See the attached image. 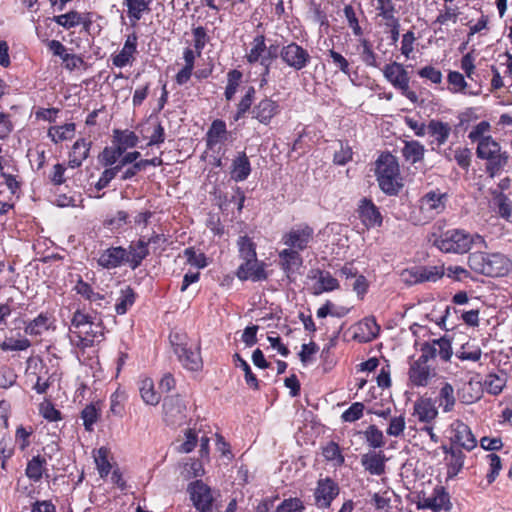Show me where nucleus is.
I'll return each instance as SVG.
<instances>
[{
	"mask_svg": "<svg viewBox=\"0 0 512 512\" xmlns=\"http://www.w3.org/2000/svg\"><path fill=\"white\" fill-rule=\"evenodd\" d=\"M435 375V369L419 359L410 364L408 376L412 386L426 387Z\"/></svg>",
	"mask_w": 512,
	"mask_h": 512,
	"instance_id": "14",
	"label": "nucleus"
},
{
	"mask_svg": "<svg viewBox=\"0 0 512 512\" xmlns=\"http://www.w3.org/2000/svg\"><path fill=\"white\" fill-rule=\"evenodd\" d=\"M147 132L152 129L151 135L149 136L148 146L159 145L165 140L164 127L157 120H149L146 123Z\"/></svg>",
	"mask_w": 512,
	"mask_h": 512,
	"instance_id": "51",
	"label": "nucleus"
},
{
	"mask_svg": "<svg viewBox=\"0 0 512 512\" xmlns=\"http://www.w3.org/2000/svg\"><path fill=\"white\" fill-rule=\"evenodd\" d=\"M137 41L138 37L136 33L129 34L122 49L117 54L111 56L112 64L118 68L131 65L137 53Z\"/></svg>",
	"mask_w": 512,
	"mask_h": 512,
	"instance_id": "18",
	"label": "nucleus"
},
{
	"mask_svg": "<svg viewBox=\"0 0 512 512\" xmlns=\"http://www.w3.org/2000/svg\"><path fill=\"white\" fill-rule=\"evenodd\" d=\"M123 153L118 146L116 148L106 147L101 153L100 161L106 167L113 166Z\"/></svg>",
	"mask_w": 512,
	"mask_h": 512,
	"instance_id": "64",
	"label": "nucleus"
},
{
	"mask_svg": "<svg viewBox=\"0 0 512 512\" xmlns=\"http://www.w3.org/2000/svg\"><path fill=\"white\" fill-rule=\"evenodd\" d=\"M337 145L338 149H336L334 152V163L338 165H345L350 160H352V148L347 142L344 141H338Z\"/></svg>",
	"mask_w": 512,
	"mask_h": 512,
	"instance_id": "55",
	"label": "nucleus"
},
{
	"mask_svg": "<svg viewBox=\"0 0 512 512\" xmlns=\"http://www.w3.org/2000/svg\"><path fill=\"white\" fill-rule=\"evenodd\" d=\"M53 21L65 29H70L82 23V16L76 11H70L66 14L54 16Z\"/></svg>",
	"mask_w": 512,
	"mask_h": 512,
	"instance_id": "54",
	"label": "nucleus"
},
{
	"mask_svg": "<svg viewBox=\"0 0 512 512\" xmlns=\"http://www.w3.org/2000/svg\"><path fill=\"white\" fill-rule=\"evenodd\" d=\"M98 418L99 412L94 404L87 405L81 412V419L87 431L93 430V425L97 422Z\"/></svg>",
	"mask_w": 512,
	"mask_h": 512,
	"instance_id": "58",
	"label": "nucleus"
},
{
	"mask_svg": "<svg viewBox=\"0 0 512 512\" xmlns=\"http://www.w3.org/2000/svg\"><path fill=\"white\" fill-rule=\"evenodd\" d=\"M308 277L316 280V283L313 286L314 295H320L323 292L333 291L339 287L338 280L334 278L328 271L313 269L310 271Z\"/></svg>",
	"mask_w": 512,
	"mask_h": 512,
	"instance_id": "19",
	"label": "nucleus"
},
{
	"mask_svg": "<svg viewBox=\"0 0 512 512\" xmlns=\"http://www.w3.org/2000/svg\"><path fill=\"white\" fill-rule=\"evenodd\" d=\"M75 133V124L66 123L60 126L51 127L48 130V136L54 143H59L64 140L71 139Z\"/></svg>",
	"mask_w": 512,
	"mask_h": 512,
	"instance_id": "39",
	"label": "nucleus"
},
{
	"mask_svg": "<svg viewBox=\"0 0 512 512\" xmlns=\"http://www.w3.org/2000/svg\"><path fill=\"white\" fill-rule=\"evenodd\" d=\"M385 79L397 90L401 92L412 103L418 102L416 92L410 90V77L404 66L398 62L385 65L383 69Z\"/></svg>",
	"mask_w": 512,
	"mask_h": 512,
	"instance_id": "6",
	"label": "nucleus"
},
{
	"mask_svg": "<svg viewBox=\"0 0 512 512\" xmlns=\"http://www.w3.org/2000/svg\"><path fill=\"white\" fill-rule=\"evenodd\" d=\"M185 336L178 333L170 335V342L174 347V353L184 368L190 371H199L202 366L200 348L197 344L185 340Z\"/></svg>",
	"mask_w": 512,
	"mask_h": 512,
	"instance_id": "5",
	"label": "nucleus"
},
{
	"mask_svg": "<svg viewBox=\"0 0 512 512\" xmlns=\"http://www.w3.org/2000/svg\"><path fill=\"white\" fill-rule=\"evenodd\" d=\"M279 257L281 260V267L287 276L298 270L303 263V259L297 250L284 249L279 253Z\"/></svg>",
	"mask_w": 512,
	"mask_h": 512,
	"instance_id": "31",
	"label": "nucleus"
},
{
	"mask_svg": "<svg viewBox=\"0 0 512 512\" xmlns=\"http://www.w3.org/2000/svg\"><path fill=\"white\" fill-rule=\"evenodd\" d=\"M451 440L468 451L474 449L477 445L476 438L469 426L460 420H455L451 424Z\"/></svg>",
	"mask_w": 512,
	"mask_h": 512,
	"instance_id": "16",
	"label": "nucleus"
},
{
	"mask_svg": "<svg viewBox=\"0 0 512 512\" xmlns=\"http://www.w3.org/2000/svg\"><path fill=\"white\" fill-rule=\"evenodd\" d=\"M251 173V164L245 152L238 153L232 161L231 178L236 182L244 181Z\"/></svg>",
	"mask_w": 512,
	"mask_h": 512,
	"instance_id": "28",
	"label": "nucleus"
},
{
	"mask_svg": "<svg viewBox=\"0 0 512 512\" xmlns=\"http://www.w3.org/2000/svg\"><path fill=\"white\" fill-rule=\"evenodd\" d=\"M428 240L439 251L447 254H465L473 246L487 248L485 239L477 233L471 234L460 228L443 230L440 225L433 227Z\"/></svg>",
	"mask_w": 512,
	"mask_h": 512,
	"instance_id": "1",
	"label": "nucleus"
},
{
	"mask_svg": "<svg viewBox=\"0 0 512 512\" xmlns=\"http://www.w3.org/2000/svg\"><path fill=\"white\" fill-rule=\"evenodd\" d=\"M31 346V342L27 338L13 339L8 338L0 344L3 351H24Z\"/></svg>",
	"mask_w": 512,
	"mask_h": 512,
	"instance_id": "60",
	"label": "nucleus"
},
{
	"mask_svg": "<svg viewBox=\"0 0 512 512\" xmlns=\"http://www.w3.org/2000/svg\"><path fill=\"white\" fill-rule=\"evenodd\" d=\"M447 201V193L441 192L440 189H433L426 192L419 200L420 209L428 217L434 218L445 210Z\"/></svg>",
	"mask_w": 512,
	"mask_h": 512,
	"instance_id": "10",
	"label": "nucleus"
},
{
	"mask_svg": "<svg viewBox=\"0 0 512 512\" xmlns=\"http://www.w3.org/2000/svg\"><path fill=\"white\" fill-rule=\"evenodd\" d=\"M491 130V125L488 121H481L476 124L468 133V138L472 142H477V146L485 143L487 140H494L492 136L488 135Z\"/></svg>",
	"mask_w": 512,
	"mask_h": 512,
	"instance_id": "37",
	"label": "nucleus"
},
{
	"mask_svg": "<svg viewBox=\"0 0 512 512\" xmlns=\"http://www.w3.org/2000/svg\"><path fill=\"white\" fill-rule=\"evenodd\" d=\"M364 408V404L361 402L353 403L347 410L342 413V421L351 423L359 420L363 416Z\"/></svg>",
	"mask_w": 512,
	"mask_h": 512,
	"instance_id": "62",
	"label": "nucleus"
},
{
	"mask_svg": "<svg viewBox=\"0 0 512 512\" xmlns=\"http://www.w3.org/2000/svg\"><path fill=\"white\" fill-rule=\"evenodd\" d=\"M184 255L187 259V262L192 266H195L200 269L207 266L205 254L201 252H196L194 248H186L184 251Z\"/></svg>",
	"mask_w": 512,
	"mask_h": 512,
	"instance_id": "63",
	"label": "nucleus"
},
{
	"mask_svg": "<svg viewBox=\"0 0 512 512\" xmlns=\"http://www.w3.org/2000/svg\"><path fill=\"white\" fill-rule=\"evenodd\" d=\"M51 326V320L46 313H40L35 319L29 321L25 327L24 332L30 336H40L48 331Z\"/></svg>",
	"mask_w": 512,
	"mask_h": 512,
	"instance_id": "33",
	"label": "nucleus"
},
{
	"mask_svg": "<svg viewBox=\"0 0 512 512\" xmlns=\"http://www.w3.org/2000/svg\"><path fill=\"white\" fill-rule=\"evenodd\" d=\"M314 231L311 227L304 225L292 228L287 232L283 238V243L288 246V249L303 251L306 249L313 239Z\"/></svg>",
	"mask_w": 512,
	"mask_h": 512,
	"instance_id": "12",
	"label": "nucleus"
},
{
	"mask_svg": "<svg viewBox=\"0 0 512 512\" xmlns=\"http://www.w3.org/2000/svg\"><path fill=\"white\" fill-rule=\"evenodd\" d=\"M445 275V267L443 265H435V266H420V274L418 276L421 280V283L424 282H437L442 279Z\"/></svg>",
	"mask_w": 512,
	"mask_h": 512,
	"instance_id": "42",
	"label": "nucleus"
},
{
	"mask_svg": "<svg viewBox=\"0 0 512 512\" xmlns=\"http://www.w3.org/2000/svg\"><path fill=\"white\" fill-rule=\"evenodd\" d=\"M305 506L300 498L290 497L284 499L274 510V512H303Z\"/></svg>",
	"mask_w": 512,
	"mask_h": 512,
	"instance_id": "56",
	"label": "nucleus"
},
{
	"mask_svg": "<svg viewBox=\"0 0 512 512\" xmlns=\"http://www.w3.org/2000/svg\"><path fill=\"white\" fill-rule=\"evenodd\" d=\"M109 451L106 447H100L94 454V460L100 477H106L111 470V464L108 460Z\"/></svg>",
	"mask_w": 512,
	"mask_h": 512,
	"instance_id": "49",
	"label": "nucleus"
},
{
	"mask_svg": "<svg viewBox=\"0 0 512 512\" xmlns=\"http://www.w3.org/2000/svg\"><path fill=\"white\" fill-rule=\"evenodd\" d=\"M46 464L47 462L44 457L40 455L32 457L27 463L26 476L33 482H39L46 470Z\"/></svg>",
	"mask_w": 512,
	"mask_h": 512,
	"instance_id": "35",
	"label": "nucleus"
},
{
	"mask_svg": "<svg viewBox=\"0 0 512 512\" xmlns=\"http://www.w3.org/2000/svg\"><path fill=\"white\" fill-rule=\"evenodd\" d=\"M233 359L235 365L240 367L244 371L246 384L255 390L259 389V381L256 375L252 372L247 361L244 360L239 354H234Z\"/></svg>",
	"mask_w": 512,
	"mask_h": 512,
	"instance_id": "47",
	"label": "nucleus"
},
{
	"mask_svg": "<svg viewBox=\"0 0 512 512\" xmlns=\"http://www.w3.org/2000/svg\"><path fill=\"white\" fill-rule=\"evenodd\" d=\"M386 457L382 451L368 452L361 456V465L371 475L380 476L385 473Z\"/></svg>",
	"mask_w": 512,
	"mask_h": 512,
	"instance_id": "24",
	"label": "nucleus"
},
{
	"mask_svg": "<svg viewBox=\"0 0 512 512\" xmlns=\"http://www.w3.org/2000/svg\"><path fill=\"white\" fill-rule=\"evenodd\" d=\"M240 280H252V281H263L267 278V274L264 269V264L259 263L257 258L255 260L244 261L236 273Z\"/></svg>",
	"mask_w": 512,
	"mask_h": 512,
	"instance_id": "22",
	"label": "nucleus"
},
{
	"mask_svg": "<svg viewBox=\"0 0 512 512\" xmlns=\"http://www.w3.org/2000/svg\"><path fill=\"white\" fill-rule=\"evenodd\" d=\"M127 250L121 246L110 247L104 250L98 257L97 263L105 269H113L126 263Z\"/></svg>",
	"mask_w": 512,
	"mask_h": 512,
	"instance_id": "21",
	"label": "nucleus"
},
{
	"mask_svg": "<svg viewBox=\"0 0 512 512\" xmlns=\"http://www.w3.org/2000/svg\"><path fill=\"white\" fill-rule=\"evenodd\" d=\"M127 250L126 263L131 269L138 268L142 261L149 255V248L146 245L145 237L140 238L137 242L131 243Z\"/></svg>",
	"mask_w": 512,
	"mask_h": 512,
	"instance_id": "26",
	"label": "nucleus"
},
{
	"mask_svg": "<svg viewBox=\"0 0 512 512\" xmlns=\"http://www.w3.org/2000/svg\"><path fill=\"white\" fill-rule=\"evenodd\" d=\"M413 415L419 422L430 423L437 417L438 410L432 399L420 398L414 403Z\"/></svg>",
	"mask_w": 512,
	"mask_h": 512,
	"instance_id": "25",
	"label": "nucleus"
},
{
	"mask_svg": "<svg viewBox=\"0 0 512 512\" xmlns=\"http://www.w3.org/2000/svg\"><path fill=\"white\" fill-rule=\"evenodd\" d=\"M134 302V291L129 286L122 289L120 292V296L118 297L117 302L115 304V310L117 314H125L128 311V309L134 304Z\"/></svg>",
	"mask_w": 512,
	"mask_h": 512,
	"instance_id": "44",
	"label": "nucleus"
},
{
	"mask_svg": "<svg viewBox=\"0 0 512 512\" xmlns=\"http://www.w3.org/2000/svg\"><path fill=\"white\" fill-rule=\"evenodd\" d=\"M281 111L278 101L269 97H264L251 110L253 118L257 119L261 124H270L273 117Z\"/></svg>",
	"mask_w": 512,
	"mask_h": 512,
	"instance_id": "17",
	"label": "nucleus"
},
{
	"mask_svg": "<svg viewBox=\"0 0 512 512\" xmlns=\"http://www.w3.org/2000/svg\"><path fill=\"white\" fill-rule=\"evenodd\" d=\"M188 491L195 508L201 512H208L212 507V495L209 487L202 481H195L189 485Z\"/></svg>",
	"mask_w": 512,
	"mask_h": 512,
	"instance_id": "15",
	"label": "nucleus"
},
{
	"mask_svg": "<svg viewBox=\"0 0 512 512\" xmlns=\"http://www.w3.org/2000/svg\"><path fill=\"white\" fill-rule=\"evenodd\" d=\"M91 142L85 139L77 140L69 154L68 165L71 168H78L82 165L83 161L89 156Z\"/></svg>",
	"mask_w": 512,
	"mask_h": 512,
	"instance_id": "29",
	"label": "nucleus"
},
{
	"mask_svg": "<svg viewBox=\"0 0 512 512\" xmlns=\"http://www.w3.org/2000/svg\"><path fill=\"white\" fill-rule=\"evenodd\" d=\"M445 453V462L447 465V476L449 478L455 477L463 468L465 454L460 448L442 446Z\"/></svg>",
	"mask_w": 512,
	"mask_h": 512,
	"instance_id": "23",
	"label": "nucleus"
},
{
	"mask_svg": "<svg viewBox=\"0 0 512 512\" xmlns=\"http://www.w3.org/2000/svg\"><path fill=\"white\" fill-rule=\"evenodd\" d=\"M416 506L418 510L430 509L435 512L440 510L450 511L452 508L449 494L443 486H436L432 496L420 498Z\"/></svg>",
	"mask_w": 512,
	"mask_h": 512,
	"instance_id": "11",
	"label": "nucleus"
},
{
	"mask_svg": "<svg viewBox=\"0 0 512 512\" xmlns=\"http://www.w3.org/2000/svg\"><path fill=\"white\" fill-rule=\"evenodd\" d=\"M380 332V326L374 317H366L356 325L355 338L360 342H370L374 340Z\"/></svg>",
	"mask_w": 512,
	"mask_h": 512,
	"instance_id": "27",
	"label": "nucleus"
},
{
	"mask_svg": "<svg viewBox=\"0 0 512 512\" xmlns=\"http://www.w3.org/2000/svg\"><path fill=\"white\" fill-rule=\"evenodd\" d=\"M226 124L222 120H215L207 132V147L212 149L225 139Z\"/></svg>",
	"mask_w": 512,
	"mask_h": 512,
	"instance_id": "36",
	"label": "nucleus"
},
{
	"mask_svg": "<svg viewBox=\"0 0 512 512\" xmlns=\"http://www.w3.org/2000/svg\"><path fill=\"white\" fill-rule=\"evenodd\" d=\"M343 13L347 21L348 27L352 30L353 35L356 37H362L364 31L360 25L358 13L354 9V7L351 5H346L343 9Z\"/></svg>",
	"mask_w": 512,
	"mask_h": 512,
	"instance_id": "46",
	"label": "nucleus"
},
{
	"mask_svg": "<svg viewBox=\"0 0 512 512\" xmlns=\"http://www.w3.org/2000/svg\"><path fill=\"white\" fill-rule=\"evenodd\" d=\"M424 152V146L418 141L406 142L402 149L403 157L412 164L422 160Z\"/></svg>",
	"mask_w": 512,
	"mask_h": 512,
	"instance_id": "40",
	"label": "nucleus"
},
{
	"mask_svg": "<svg viewBox=\"0 0 512 512\" xmlns=\"http://www.w3.org/2000/svg\"><path fill=\"white\" fill-rule=\"evenodd\" d=\"M427 133L432 136L438 147L444 145L451 133V126L440 120L432 119L427 124Z\"/></svg>",
	"mask_w": 512,
	"mask_h": 512,
	"instance_id": "30",
	"label": "nucleus"
},
{
	"mask_svg": "<svg viewBox=\"0 0 512 512\" xmlns=\"http://www.w3.org/2000/svg\"><path fill=\"white\" fill-rule=\"evenodd\" d=\"M437 402L445 413L451 412L454 409L456 398L454 396V388L450 383L446 382L440 388Z\"/></svg>",
	"mask_w": 512,
	"mask_h": 512,
	"instance_id": "34",
	"label": "nucleus"
},
{
	"mask_svg": "<svg viewBox=\"0 0 512 512\" xmlns=\"http://www.w3.org/2000/svg\"><path fill=\"white\" fill-rule=\"evenodd\" d=\"M359 217L367 228L382 225V216L376 205L369 199L363 198L358 208Z\"/></svg>",
	"mask_w": 512,
	"mask_h": 512,
	"instance_id": "20",
	"label": "nucleus"
},
{
	"mask_svg": "<svg viewBox=\"0 0 512 512\" xmlns=\"http://www.w3.org/2000/svg\"><path fill=\"white\" fill-rule=\"evenodd\" d=\"M254 96L255 88L253 86L247 87L244 96L241 98L237 105V111L234 117L236 121L241 119L246 114V112H248L251 109Z\"/></svg>",
	"mask_w": 512,
	"mask_h": 512,
	"instance_id": "53",
	"label": "nucleus"
},
{
	"mask_svg": "<svg viewBox=\"0 0 512 512\" xmlns=\"http://www.w3.org/2000/svg\"><path fill=\"white\" fill-rule=\"evenodd\" d=\"M164 421L170 426H181L187 421V407L179 396H169L163 401Z\"/></svg>",
	"mask_w": 512,
	"mask_h": 512,
	"instance_id": "9",
	"label": "nucleus"
},
{
	"mask_svg": "<svg viewBox=\"0 0 512 512\" xmlns=\"http://www.w3.org/2000/svg\"><path fill=\"white\" fill-rule=\"evenodd\" d=\"M328 56L330 57L331 62L336 69L345 75H350V63L341 53L335 51L334 49H330L328 50Z\"/></svg>",
	"mask_w": 512,
	"mask_h": 512,
	"instance_id": "61",
	"label": "nucleus"
},
{
	"mask_svg": "<svg viewBox=\"0 0 512 512\" xmlns=\"http://www.w3.org/2000/svg\"><path fill=\"white\" fill-rule=\"evenodd\" d=\"M151 0H124V4L128 8V15L134 21H138L142 17V13L148 10Z\"/></svg>",
	"mask_w": 512,
	"mask_h": 512,
	"instance_id": "50",
	"label": "nucleus"
},
{
	"mask_svg": "<svg viewBox=\"0 0 512 512\" xmlns=\"http://www.w3.org/2000/svg\"><path fill=\"white\" fill-rule=\"evenodd\" d=\"M280 57V48L277 44L266 45L265 36L257 35L251 42V48L246 54V59L250 64H267L274 62Z\"/></svg>",
	"mask_w": 512,
	"mask_h": 512,
	"instance_id": "7",
	"label": "nucleus"
},
{
	"mask_svg": "<svg viewBox=\"0 0 512 512\" xmlns=\"http://www.w3.org/2000/svg\"><path fill=\"white\" fill-rule=\"evenodd\" d=\"M375 172L379 187L384 193L395 195L399 192L401 188L399 165L392 154H382L378 158Z\"/></svg>",
	"mask_w": 512,
	"mask_h": 512,
	"instance_id": "3",
	"label": "nucleus"
},
{
	"mask_svg": "<svg viewBox=\"0 0 512 512\" xmlns=\"http://www.w3.org/2000/svg\"><path fill=\"white\" fill-rule=\"evenodd\" d=\"M468 265L474 272L488 277L504 276L511 269L510 259L499 252H473L468 257Z\"/></svg>",
	"mask_w": 512,
	"mask_h": 512,
	"instance_id": "2",
	"label": "nucleus"
},
{
	"mask_svg": "<svg viewBox=\"0 0 512 512\" xmlns=\"http://www.w3.org/2000/svg\"><path fill=\"white\" fill-rule=\"evenodd\" d=\"M374 6L377 11V16L384 19L386 22L398 19L395 16L396 9L393 0H373Z\"/></svg>",
	"mask_w": 512,
	"mask_h": 512,
	"instance_id": "45",
	"label": "nucleus"
},
{
	"mask_svg": "<svg viewBox=\"0 0 512 512\" xmlns=\"http://www.w3.org/2000/svg\"><path fill=\"white\" fill-rule=\"evenodd\" d=\"M280 59L295 71L303 70L311 62L309 51L296 42H289L280 48Z\"/></svg>",
	"mask_w": 512,
	"mask_h": 512,
	"instance_id": "8",
	"label": "nucleus"
},
{
	"mask_svg": "<svg viewBox=\"0 0 512 512\" xmlns=\"http://www.w3.org/2000/svg\"><path fill=\"white\" fill-rule=\"evenodd\" d=\"M363 434L366 442L371 448H382L385 445L384 434L377 426H368Z\"/></svg>",
	"mask_w": 512,
	"mask_h": 512,
	"instance_id": "48",
	"label": "nucleus"
},
{
	"mask_svg": "<svg viewBox=\"0 0 512 512\" xmlns=\"http://www.w3.org/2000/svg\"><path fill=\"white\" fill-rule=\"evenodd\" d=\"M239 255L244 261L255 260L257 258L255 244L247 236H242L237 241Z\"/></svg>",
	"mask_w": 512,
	"mask_h": 512,
	"instance_id": "52",
	"label": "nucleus"
},
{
	"mask_svg": "<svg viewBox=\"0 0 512 512\" xmlns=\"http://www.w3.org/2000/svg\"><path fill=\"white\" fill-rule=\"evenodd\" d=\"M338 494L339 486L334 480L320 479L314 492L315 505L321 509L328 508Z\"/></svg>",
	"mask_w": 512,
	"mask_h": 512,
	"instance_id": "13",
	"label": "nucleus"
},
{
	"mask_svg": "<svg viewBox=\"0 0 512 512\" xmlns=\"http://www.w3.org/2000/svg\"><path fill=\"white\" fill-rule=\"evenodd\" d=\"M242 77V72L237 69L230 70L227 73V85L224 92L227 101H231L234 98L242 82Z\"/></svg>",
	"mask_w": 512,
	"mask_h": 512,
	"instance_id": "41",
	"label": "nucleus"
},
{
	"mask_svg": "<svg viewBox=\"0 0 512 512\" xmlns=\"http://www.w3.org/2000/svg\"><path fill=\"white\" fill-rule=\"evenodd\" d=\"M139 392L142 400L147 405L156 406L161 400V395L156 392L151 378H143L139 382Z\"/></svg>",
	"mask_w": 512,
	"mask_h": 512,
	"instance_id": "32",
	"label": "nucleus"
},
{
	"mask_svg": "<svg viewBox=\"0 0 512 512\" xmlns=\"http://www.w3.org/2000/svg\"><path fill=\"white\" fill-rule=\"evenodd\" d=\"M506 382L507 380L504 374L497 375L491 373L488 374L484 380V388L489 394L498 395L503 391Z\"/></svg>",
	"mask_w": 512,
	"mask_h": 512,
	"instance_id": "43",
	"label": "nucleus"
},
{
	"mask_svg": "<svg viewBox=\"0 0 512 512\" xmlns=\"http://www.w3.org/2000/svg\"><path fill=\"white\" fill-rule=\"evenodd\" d=\"M114 141L117 146L125 152L128 148H133L138 144V136L130 130H114Z\"/></svg>",
	"mask_w": 512,
	"mask_h": 512,
	"instance_id": "38",
	"label": "nucleus"
},
{
	"mask_svg": "<svg viewBox=\"0 0 512 512\" xmlns=\"http://www.w3.org/2000/svg\"><path fill=\"white\" fill-rule=\"evenodd\" d=\"M406 428V421L404 414L390 417L389 425L386 429V433L392 437H400L403 435Z\"/></svg>",
	"mask_w": 512,
	"mask_h": 512,
	"instance_id": "57",
	"label": "nucleus"
},
{
	"mask_svg": "<svg viewBox=\"0 0 512 512\" xmlns=\"http://www.w3.org/2000/svg\"><path fill=\"white\" fill-rule=\"evenodd\" d=\"M323 456L327 461L334 462L337 466L344 463V457L341 454L338 444L335 442H330L323 448Z\"/></svg>",
	"mask_w": 512,
	"mask_h": 512,
	"instance_id": "59",
	"label": "nucleus"
},
{
	"mask_svg": "<svg viewBox=\"0 0 512 512\" xmlns=\"http://www.w3.org/2000/svg\"><path fill=\"white\" fill-rule=\"evenodd\" d=\"M476 155L479 159L486 160L485 171L490 178L498 176L509 162L508 152L503 151L496 140H487L477 146Z\"/></svg>",
	"mask_w": 512,
	"mask_h": 512,
	"instance_id": "4",
	"label": "nucleus"
}]
</instances>
